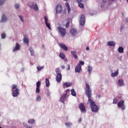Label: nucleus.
I'll list each match as a JSON object with an SVG mask.
<instances>
[{"label":"nucleus","instance_id":"nucleus-3","mask_svg":"<svg viewBox=\"0 0 128 128\" xmlns=\"http://www.w3.org/2000/svg\"><path fill=\"white\" fill-rule=\"evenodd\" d=\"M57 29L58 34H60L61 36L63 38L66 36V28L60 26H59L57 28Z\"/></svg>","mask_w":128,"mask_h":128},{"label":"nucleus","instance_id":"nucleus-57","mask_svg":"<svg viewBox=\"0 0 128 128\" xmlns=\"http://www.w3.org/2000/svg\"><path fill=\"white\" fill-rule=\"evenodd\" d=\"M65 0V1H66V2L68 0Z\"/></svg>","mask_w":128,"mask_h":128},{"label":"nucleus","instance_id":"nucleus-35","mask_svg":"<svg viewBox=\"0 0 128 128\" xmlns=\"http://www.w3.org/2000/svg\"><path fill=\"white\" fill-rule=\"evenodd\" d=\"M65 125L66 126H72V122H66L65 123Z\"/></svg>","mask_w":128,"mask_h":128},{"label":"nucleus","instance_id":"nucleus-32","mask_svg":"<svg viewBox=\"0 0 128 128\" xmlns=\"http://www.w3.org/2000/svg\"><path fill=\"white\" fill-rule=\"evenodd\" d=\"M41 100H42V98L40 97V96H36V102H40Z\"/></svg>","mask_w":128,"mask_h":128},{"label":"nucleus","instance_id":"nucleus-46","mask_svg":"<svg viewBox=\"0 0 128 128\" xmlns=\"http://www.w3.org/2000/svg\"><path fill=\"white\" fill-rule=\"evenodd\" d=\"M76 1L78 2H79V4L82 2V0H76Z\"/></svg>","mask_w":128,"mask_h":128},{"label":"nucleus","instance_id":"nucleus-5","mask_svg":"<svg viewBox=\"0 0 128 128\" xmlns=\"http://www.w3.org/2000/svg\"><path fill=\"white\" fill-rule=\"evenodd\" d=\"M80 64L84 66V62L82 61H80L78 64L76 66L75 68V72H80V70H82V66Z\"/></svg>","mask_w":128,"mask_h":128},{"label":"nucleus","instance_id":"nucleus-45","mask_svg":"<svg viewBox=\"0 0 128 128\" xmlns=\"http://www.w3.org/2000/svg\"><path fill=\"white\" fill-rule=\"evenodd\" d=\"M121 108H122V110H126V106H124V105H122L121 106Z\"/></svg>","mask_w":128,"mask_h":128},{"label":"nucleus","instance_id":"nucleus-33","mask_svg":"<svg viewBox=\"0 0 128 128\" xmlns=\"http://www.w3.org/2000/svg\"><path fill=\"white\" fill-rule=\"evenodd\" d=\"M78 6L80 8H84V5L81 2L78 4Z\"/></svg>","mask_w":128,"mask_h":128},{"label":"nucleus","instance_id":"nucleus-21","mask_svg":"<svg viewBox=\"0 0 128 128\" xmlns=\"http://www.w3.org/2000/svg\"><path fill=\"white\" fill-rule=\"evenodd\" d=\"M118 70L116 72H112L111 74V76L112 78H114L115 76H118Z\"/></svg>","mask_w":128,"mask_h":128},{"label":"nucleus","instance_id":"nucleus-25","mask_svg":"<svg viewBox=\"0 0 128 128\" xmlns=\"http://www.w3.org/2000/svg\"><path fill=\"white\" fill-rule=\"evenodd\" d=\"M88 72L89 74H92V68L90 66H88Z\"/></svg>","mask_w":128,"mask_h":128},{"label":"nucleus","instance_id":"nucleus-27","mask_svg":"<svg viewBox=\"0 0 128 128\" xmlns=\"http://www.w3.org/2000/svg\"><path fill=\"white\" fill-rule=\"evenodd\" d=\"M59 56L62 59V60H64L66 58V56H64V54L62 52H60V54Z\"/></svg>","mask_w":128,"mask_h":128},{"label":"nucleus","instance_id":"nucleus-1","mask_svg":"<svg viewBox=\"0 0 128 128\" xmlns=\"http://www.w3.org/2000/svg\"><path fill=\"white\" fill-rule=\"evenodd\" d=\"M86 89L85 94L86 96L88 98V101L90 104V108L92 111L93 112H96L98 110V107L96 104V102L92 101V89H90V86L88 84H86Z\"/></svg>","mask_w":128,"mask_h":128},{"label":"nucleus","instance_id":"nucleus-55","mask_svg":"<svg viewBox=\"0 0 128 128\" xmlns=\"http://www.w3.org/2000/svg\"><path fill=\"white\" fill-rule=\"evenodd\" d=\"M100 95H98V98H100Z\"/></svg>","mask_w":128,"mask_h":128},{"label":"nucleus","instance_id":"nucleus-9","mask_svg":"<svg viewBox=\"0 0 128 128\" xmlns=\"http://www.w3.org/2000/svg\"><path fill=\"white\" fill-rule=\"evenodd\" d=\"M56 14H62V6L60 4H58L56 8Z\"/></svg>","mask_w":128,"mask_h":128},{"label":"nucleus","instance_id":"nucleus-37","mask_svg":"<svg viewBox=\"0 0 128 128\" xmlns=\"http://www.w3.org/2000/svg\"><path fill=\"white\" fill-rule=\"evenodd\" d=\"M113 104H118V99L116 98H114L113 100Z\"/></svg>","mask_w":128,"mask_h":128},{"label":"nucleus","instance_id":"nucleus-20","mask_svg":"<svg viewBox=\"0 0 128 128\" xmlns=\"http://www.w3.org/2000/svg\"><path fill=\"white\" fill-rule=\"evenodd\" d=\"M71 54L73 56L74 58H76V60H78V55H76V52L74 51H72Z\"/></svg>","mask_w":128,"mask_h":128},{"label":"nucleus","instance_id":"nucleus-15","mask_svg":"<svg viewBox=\"0 0 128 128\" xmlns=\"http://www.w3.org/2000/svg\"><path fill=\"white\" fill-rule=\"evenodd\" d=\"M107 44L109 46H116V42L114 41H108Z\"/></svg>","mask_w":128,"mask_h":128},{"label":"nucleus","instance_id":"nucleus-52","mask_svg":"<svg viewBox=\"0 0 128 128\" xmlns=\"http://www.w3.org/2000/svg\"><path fill=\"white\" fill-rule=\"evenodd\" d=\"M26 128H30V126H27Z\"/></svg>","mask_w":128,"mask_h":128},{"label":"nucleus","instance_id":"nucleus-22","mask_svg":"<svg viewBox=\"0 0 128 128\" xmlns=\"http://www.w3.org/2000/svg\"><path fill=\"white\" fill-rule=\"evenodd\" d=\"M124 102L121 100L120 102H119L118 104V106L119 108H122V106H124Z\"/></svg>","mask_w":128,"mask_h":128},{"label":"nucleus","instance_id":"nucleus-38","mask_svg":"<svg viewBox=\"0 0 128 128\" xmlns=\"http://www.w3.org/2000/svg\"><path fill=\"white\" fill-rule=\"evenodd\" d=\"M2 38H6V34L4 33L1 34Z\"/></svg>","mask_w":128,"mask_h":128},{"label":"nucleus","instance_id":"nucleus-23","mask_svg":"<svg viewBox=\"0 0 128 128\" xmlns=\"http://www.w3.org/2000/svg\"><path fill=\"white\" fill-rule=\"evenodd\" d=\"M23 40H24V42L26 44H28V42H30V40H28V38L24 37L23 39Z\"/></svg>","mask_w":128,"mask_h":128},{"label":"nucleus","instance_id":"nucleus-7","mask_svg":"<svg viewBox=\"0 0 128 128\" xmlns=\"http://www.w3.org/2000/svg\"><path fill=\"white\" fill-rule=\"evenodd\" d=\"M28 6L31 8H34V10H38V4H34V2H30L28 4Z\"/></svg>","mask_w":128,"mask_h":128},{"label":"nucleus","instance_id":"nucleus-8","mask_svg":"<svg viewBox=\"0 0 128 128\" xmlns=\"http://www.w3.org/2000/svg\"><path fill=\"white\" fill-rule=\"evenodd\" d=\"M78 108L82 112H86V106H84V104L83 103H80L78 106Z\"/></svg>","mask_w":128,"mask_h":128},{"label":"nucleus","instance_id":"nucleus-16","mask_svg":"<svg viewBox=\"0 0 128 128\" xmlns=\"http://www.w3.org/2000/svg\"><path fill=\"white\" fill-rule=\"evenodd\" d=\"M118 84L119 86H124V80L122 79L118 80Z\"/></svg>","mask_w":128,"mask_h":128},{"label":"nucleus","instance_id":"nucleus-34","mask_svg":"<svg viewBox=\"0 0 128 128\" xmlns=\"http://www.w3.org/2000/svg\"><path fill=\"white\" fill-rule=\"evenodd\" d=\"M44 68V66L41 67L40 66H38L37 67V70L38 72H40Z\"/></svg>","mask_w":128,"mask_h":128},{"label":"nucleus","instance_id":"nucleus-60","mask_svg":"<svg viewBox=\"0 0 128 128\" xmlns=\"http://www.w3.org/2000/svg\"><path fill=\"white\" fill-rule=\"evenodd\" d=\"M42 48H44V45H42Z\"/></svg>","mask_w":128,"mask_h":128},{"label":"nucleus","instance_id":"nucleus-61","mask_svg":"<svg viewBox=\"0 0 128 128\" xmlns=\"http://www.w3.org/2000/svg\"><path fill=\"white\" fill-rule=\"evenodd\" d=\"M0 128H2V126H0Z\"/></svg>","mask_w":128,"mask_h":128},{"label":"nucleus","instance_id":"nucleus-56","mask_svg":"<svg viewBox=\"0 0 128 128\" xmlns=\"http://www.w3.org/2000/svg\"><path fill=\"white\" fill-rule=\"evenodd\" d=\"M127 2L128 3V0H126Z\"/></svg>","mask_w":128,"mask_h":128},{"label":"nucleus","instance_id":"nucleus-28","mask_svg":"<svg viewBox=\"0 0 128 128\" xmlns=\"http://www.w3.org/2000/svg\"><path fill=\"white\" fill-rule=\"evenodd\" d=\"M118 52H120V54H122L124 52V48L120 46L118 48Z\"/></svg>","mask_w":128,"mask_h":128},{"label":"nucleus","instance_id":"nucleus-17","mask_svg":"<svg viewBox=\"0 0 128 128\" xmlns=\"http://www.w3.org/2000/svg\"><path fill=\"white\" fill-rule=\"evenodd\" d=\"M6 20H8V18H6V16L3 14L1 20V22H6Z\"/></svg>","mask_w":128,"mask_h":128},{"label":"nucleus","instance_id":"nucleus-31","mask_svg":"<svg viewBox=\"0 0 128 128\" xmlns=\"http://www.w3.org/2000/svg\"><path fill=\"white\" fill-rule=\"evenodd\" d=\"M64 86H66V88H68V86H72V84L70 82H65L64 84Z\"/></svg>","mask_w":128,"mask_h":128},{"label":"nucleus","instance_id":"nucleus-54","mask_svg":"<svg viewBox=\"0 0 128 128\" xmlns=\"http://www.w3.org/2000/svg\"><path fill=\"white\" fill-rule=\"evenodd\" d=\"M112 0V2H114V0Z\"/></svg>","mask_w":128,"mask_h":128},{"label":"nucleus","instance_id":"nucleus-36","mask_svg":"<svg viewBox=\"0 0 128 128\" xmlns=\"http://www.w3.org/2000/svg\"><path fill=\"white\" fill-rule=\"evenodd\" d=\"M4 2H6V0H0V6H2L4 4Z\"/></svg>","mask_w":128,"mask_h":128},{"label":"nucleus","instance_id":"nucleus-50","mask_svg":"<svg viewBox=\"0 0 128 128\" xmlns=\"http://www.w3.org/2000/svg\"><path fill=\"white\" fill-rule=\"evenodd\" d=\"M86 50H90V48L86 47Z\"/></svg>","mask_w":128,"mask_h":128},{"label":"nucleus","instance_id":"nucleus-39","mask_svg":"<svg viewBox=\"0 0 128 128\" xmlns=\"http://www.w3.org/2000/svg\"><path fill=\"white\" fill-rule=\"evenodd\" d=\"M15 8L16 10H18V8H20V4H16Z\"/></svg>","mask_w":128,"mask_h":128},{"label":"nucleus","instance_id":"nucleus-47","mask_svg":"<svg viewBox=\"0 0 128 128\" xmlns=\"http://www.w3.org/2000/svg\"><path fill=\"white\" fill-rule=\"evenodd\" d=\"M62 68L63 70H64V68H66V66H62Z\"/></svg>","mask_w":128,"mask_h":128},{"label":"nucleus","instance_id":"nucleus-44","mask_svg":"<svg viewBox=\"0 0 128 128\" xmlns=\"http://www.w3.org/2000/svg\"><path fill=\"white\" fill-rule=\"evenodd\" d=\"M67 70H70V64H68Z\"/></svg>","mask_w":128,"mask_h":128},{"label":"nucleus","instance_id":"nucleus-13","mask_svg":"<svg viewBox=\"0 0 128 128\" xmlns=\"http://www.w3.org/2000/svg\"><path fill=\"white\" fill-rule=\"evenodd\" d=\"M36 94H40V81H38L36 84Z\"/></svg>","mask_w":128,"mask_h":128},{"label":"nucleus","instance_id":"nucleus-10","mask_svg":"<svg viewBox=\"0 0 128 128\" xmlns=\"http://www.w3.org/2000/svg\"><path fill=\"white\" fill-rule=\"evenodd\" d=\"M62 74L58 73V74H57V76L56 78V80L57 82H62Z\"/></svg>","mask_w":128,"mask_h":128},{"label":"nucleus","instance_id":"nucleus-24","mask_svg":"<svg viewBox=\"0 0 128 128\" xmlns=\"http://www.w3.org/2000/svg\"><path fill=\"white\" fill-rule=\"evenodd\" d=\"M71 94L72 96H76V90H74V89L71 90Z\"/></svg>","mask_w":128,"mask_h":128},{"label":"nucleus","instance_id":"nucleus-12","mask_svg":"<svg viewBox=\"0 0 128 128\" xmlns=\"http://www.w3.org/2000/svg\"><path fill=\"white\" fill-rule=\"evenodd\" d=\"M44 20L45 22V24H46V26L49 28V30H52L50 28V24L49 23H48V17L46 16H44Z\"/></svg>","mask_w":128,"mask_h":128},{"label":"nucleus","instance_id":"nucleus-18","mask_svg":"<svg viewBox=\"0 0 128 128\" xmlns=\"http://www.w3.org/2000/svg\"><path fill=\"white\" fill-rule=\"evenodd\" d=\"M65 4H66V7L67 10H68V14H70V10H71L70 6V4H68V2H66V3Z\"/></svg>","mask_w":128,"mask_h":128},{"label":"nucleus","instance_id":"nucleus-58","mask_svg":"<svg viewBox=\"0 0 128 128\" xmlns=\"http://www.w3.org/2000/svg\"><path fill=\"white\" fill-rule=\"evenodd\" d=\"M12 128H16V127H12Z\"/></svg>","mask_w":128,"mask_h":128},{"label":"nucleus","instance_id":"nucleus-43","mask_svg":"<svg viewBox=\"0 0 128 128\" xmlns=\"http://www.w3.org/2000/svg\"><path fill=\"white\" fill-rule=\"evenodd\" d=\"M102 0V4L101 5V6H102V4L103 6L104 5V2H106V0Z\"/></svg>","mask_w":128,"mask_h":128},{"label":"nucleus","instance_id":"nucleus-29","mask_svg":"<svg viewBox=\"0 0 128 128\" xmlns=\"http://www.w3.org/2000/svg\"><path fill=\"white\" fill-rule=\"evenodd\" d=\"M29 50L31 54V56H34V50L32 49V48L30 47L29 49Z\"/></svg>","mask_w":128,"mask_h":128},{"label":"nucleus","instance_id":"nucleus-41","mask_svg":"<svg viewBox=\"0 0 128 128\" xmlns=\"http://www.w3.org/2000/svg\"><path fill=\"white\" fill-rule=\"evenodd\" d=\"M56 74H60V68H56Z\"/></svg>","mask_w":128,"mask_h":128},{"label":"nucleus","instance_id":"nucleus-49","mask_svg":"<svg viewBox=\"0 0 128 128\" xmlns=\"http://www.w3.org/2000/svg\"><path fill=\"white\" fill-rule=\"evenodd\" d=\"M124 30V26H122L120 28V30Z\"/></svg>","mask_w":128,"mask_h":128},{"label":"nucleus","instance_id":"nucleus-19","mask_svg":"<svg viewBox=\"0 0 128 128\" xmlns=\"http://www.w3.org/2000/svg\"><path fill=\"white\" fill-rule=\"evenodd\" d=\"M70 32L72 36H76V30L74 29H72L70 30Z\"/></svg>","mask_w":128,"mask_h":128},{"label":"nucleus","instance_id":"nucleus-26","mask_svg":"<svg viewBox=\"0 0 128 128\" xmlns=\"http://www.w3.org/2000/svg\"><path fill=\"white\" fill-rule=\"evenodd\" d=\"M35 122L36 121L34 119H30L29 120H28V124H34Z\"/></svg>","mask_w":128,"mask_h":128},{"label":"nucleus","instance_id":"nucleus-6","mask_svg":"<svg viewBox=\"0 0 128 128\" xmlns=\"http://www.w3.org/2000/svg\"><path fill=\"white\" fill-rule=\"evenodd\" d=\"M79 22L80 26H82L84 25V24L86 22V17L84 16V15H81L80 17V20H79Z\"/></svg>","mask_w":128,"mask_h":128},{"label":"nucleus","instance_id":"nucleus-53","mask_svg":"<svg viewBox=\"0 0 128 128\" xmlns=\"http://www.w3.org/2000/svg\"><path fill=\"white\" fill-rule=\"evenodd\" d=\"M48 96H50V94H48Z\"/></svg>","mask_w":128,"mask_h":128},{"label":"nucleus","instance_id":"nucleus-2","mask_svg":"<svg viewBox=\"0 0 128 128\" xmlns=\"http://www.w3.org/2000/svg\"><path fill=\"white\" fill-rule=\"evenodd\" d=\"M12 96L14 98H16L20 94V89L18 88L16 84H12Z\"/></svg>","mask_w":128,"mask_h":128},{"label":"nucleus","instance_id":"nucleus-48","mask_svg":"<svg viewBox=\"0 0 128 128\" xmlns=\"http://www.w3.org/2000/svg\"><path fill=\"white\" fill-rule=\"evenodd\" d=\"M78 122H82V118H79Z\"/></svg>","mask_w":128,"mask_h":128},{"label":"nucleus","instance_id":"nucleus-14","mask_svg":"<svg viewBox=\"0 0 128 128\" xmlns=\"http://www.w3.org/2000/svg\"><path fill=\"white\" fill-rule=\"evenodd\" d=\"M20 50V44H18V43H16L15 48H14L12 50V52H14L17 50Z\"/></svg>","mask_w":128,"mask_h":128},{"label":"nucleus","instance_id":"nucleus-42","mask_svg":"<svg viewBox=\"0 0 128 128\" xmlns=\"http://www.w3.org/2000/svg\"><path fill=\"white\" fill-rule=\"evenodd\" d=\"M19 18L20 19V20L24 22V17L22 16H20Z\"/></svg>","mask_w":128,"mask_h":128},{"label":"nucleus","instance_id":"nucleus-11","mask_svg":"<svg viewBox=\"0 0 128 128\" xmlns=\"http://www.w3.org/2000/svg\"><path fill=\"white\" fill-rule=\"evenodd\" d=\"M60 48L63 50H65V52H66L68 50V46H66V44L64 43H60L58 44Z\"/></svg>","mask_w":128,"mask_h":128},{"label":"nucleus","instance_id":"nucleus-30","mask_svg":"<svg viewBox=\"0 0 128 128\" xmlns=\"http://www.w3.org/2000/svg\"><path fill=\"white\" fill-rule=\"evenodd\" d=\"M46 84L47 88H48V86H50V80H48V78L46 79Z\"/></svg>","mask_w":128,"mask_h":128},{"label":"nucleus","instance_id":"nucleus-51","mask_svg":"<svg viewBox=\"0 0 128 128\" xmlns=\"http://www.w3.org/2000/svg\"><path fill=\"white\" fill-rule=\"evenodd\" d=\"M126 22H128V18H126Z\"/></svg>","mask_w":128,"mask_h":128},{"label":"nucleus","instance_id":"nucleus-59","mask_svg":"<svg viewBox=\"0 0 128 128\" xmlns=\"http://www.w3.org/2000/svg\"><path fill=\"white\" fill-rule=\"evenodd\" d=\"M120 0V2H122V0Z\"/></svg>","mask_w":128,"mask_h":128},{"label":"nucleus","instance_id":"nucleus-40","mask_svg":"<svg viewBox=\"0 0 128 128\" xmlns=\"http://www.w3.org/2000/svg\"><path fill=\"white\" fill-rule=\"evenodd\" d=\"M68 26H70V21H68L67 22V23L66 24V28H68Z\"/></svg>","mask_w":128,"mask_h":128},{"label":"nucleus","instance_id":"nucleus-4","mask_svg":"<svg viewBox=\"0 0 128 128\" xmlns=\"http://www.w3.org/2000/svg\"><path fill=\"white\" fill-rule=\"evenodd\" d=\"M68 94H70V90L68 89L66 91H65L63 94H62L60 98V101L62 102H66V96Z\"/></svg>","mask_w":128,"mask_h":128}]
</instances>
